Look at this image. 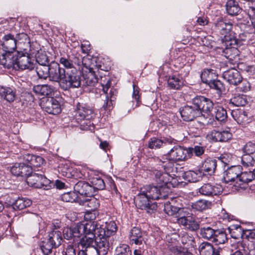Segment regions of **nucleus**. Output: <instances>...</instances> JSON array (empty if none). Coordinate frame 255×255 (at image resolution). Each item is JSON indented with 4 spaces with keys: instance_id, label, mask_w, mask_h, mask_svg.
I'll return each mask as SVG.
<instances>
[{
    "instance_id": "58",
    "label": "nucleus",
    "mask_w": 255,
    "mask_h": 255,
    "mask_svg": "<svg viewBox=\"0 0 255 255\" xmlns=\"http://www.w3.org/2000/svg\"><path fill=\"white\" fill-rule=\"evenodd\" d=\"M163 141L156 137L151 138L148 142V147L151 149L160 148L163 145Z\"/></svg>"
},
{
    "instance_id": "24",
    "label": "nucleus",
    "mask_w": 255,
    "mask_h": 255,
    "mask_svg": "<svg viewBox=\"0 0 255 255\" xmlns=\"http://www.w3.org/2000/svg\"><path fill=\"white\" fill-rule=\"evenodd\" d=\"M97 201L95 199H92L89 201H86L85 202V206L93 208L91 210L87 211L85 212L84 215V219L85 220L88 222H93L98 215V212L96 210L97 207L99 206V204L97 203Z\"/></svg>"
},
{
    "instance_id": "47",
    "label": "nucleus",
    "mask_w": 255,
    "mask_h": 255,
    "mask_svg": "<svg viewBox=\"0 0 255 255\" xmlns=\"http://www.w3.org/2000/svg\"><path fill=\"white\" fill-rule=\"evenodd\" d=\"M32 204L31 200L25 198H19L14 203V206L18 210H22Z\"/></svg>"
},
{
    "instance_id": "57",
    "label": "nucleus",
    "mask_w": 255,
    "mask_h": 255,
    "mask_svg": "<svg viewBox=\"0 0 255 255\" xmlns=\"http://www.w3.org/2000/svg\"><path fill=\"white\" fill-rule=\"evenodd\" d=\"M99 81L103 87L104 93L107 94V91L111 84L110 78L108 76L101 77Z\"/></svg>"
},
{
    "instance_id": "2",
    "label": "nucleus",
    "mask_w": 255,
    "mask_h": 255,
    "mask_svg": "<svg viewBox=\"0 0 255 255\" xmlns=\"http://www.w3.org/2000/svg\"><path fill=\"white\" fill-rule=\"evenodd\" d=\"M81 78L76 68L70 70H66L63 79L60 82V87L63 90H69L71 88L80 87Z\"/></svg>"
},
{
    "instance_id": "21",
    "label": "nucleus",
    "mask_w": 255,
    "mask_h": 255,
    "mask_svg": "<svg viewBox=\"0 0 255 255\" xmlns=\"http://www.w3.org/2000/svg\"><path fill=\"white\" fill-rule=\"evenodd\" d=\"M242 168L240 166H233L228 168L224 173L223 180L225 183L239 181V176Z\"/></svg>"
},
{
    "instance_id": "60",
    "label": "nucleus",
    "mask_w": 255,
    "mask_h": 255,
    "mask_svg": "<svg viewBox=\"0 0 255 255\" xmlns=\"http://www.w3.org/2000/svg\"><path fill=\"white\" fill-rule=\"evenodd\" d=\"M237 89L238 91L247 92L250 90L251 85L250 83L246 80H242L240 83L238 84Z\"/></svg>"
},
{
    "instance_id": "46",
    "label": "nucleus",
    "mask_w": 255,
    "mask_h": 255,
    "mask_svg": "<svg viewBox=\"0 0 255 255\" xmlns=\"http://www.w3.org/2000/svg\"><path fill=\"white\" fill-rule=\"evenodd\" d=\"M35 60L38 65H48L49 60L45 51L40 50L37 51L35 55Z\"/></svg>"
},
{
    "instance_id": "7",
    "label": "nucleus",
    "mask_w": 255,
    "mask_h": 255,
    "mask_svg": "<svg viewBox=\"0 0 255 255\" xmlns=\"http://www.w3.org/2000/svg\"><path fill=\"white\" fill-rule=\"evenodd\" d=\"M30 54L17 53V64L15 66V69L32 70L35 67L34 59L30 57Z\"/></svg>"
},
{
    "instance_id": "62",
    "label": "nucleus",
    "mask_w": 255,
    "mask_h": 255,
    "mask_svg": "<svg viewBox=\"0 0 255 255\" xmlns=\"http://www.w3.org/2000/svg\"><path fill=\"white\" fill-rule=\"evenodd\" d=\"M234 229L229 228L231 237L234 239H238L243 235V231L240 226L234 227Z\"/></svg>"
},
{
    "instance_id": "8",
    "label": "nucleus",
    "mask_w": 255,
    "mask_h": 255,
    "mask_svg": "<svg viewBox=\"0 0 255 255\" xmlns=\"http://www.w3.org/2000/svg\"><path fill=\"white\" fill-rule=\"evenodd\" d=\"M193 104L200 113V116L203 115V113L208 114L213 108V102L208 98L203 96H197L193 99Z\"/></svg>"
},
{
    "instance_id": "11",
    "label": "nucleus",
    "mask_w": 255,
    "mask_h": 255,
    "mask_svg": "<svg viewBox=\"0 0 255 255\" xmlns=\"http://www.w3.org/2000/svg\"><path fill=\"white\" fill-rule=\"evenodd\" d=\"M97 227V224L95 222H88L85 224H78L72 227L74 238H80L84 236L86 232H94Z\"/></svg>"
},
{
    "instance_id": "19",
    "label": "nucleus",
    "mask_w": 255,
    "mask_h": 255,
    "mask_svg": "<svg viewBox=\"0 0 255 255\" xmlns=\"http://www.w3.org/2000/svg\"><path fill=\"white\" fill-rule=\"evenodd\" d=\"M74 191L80 196L91 197L93 194V188L88 183L79 181L74 187Z\"/></svg>"
},
{
    "instance_id": "37",
    "label": "nucleus",
    "mask_w": 255,
    "mask_h": 255,
    "mask_svg": "<svg viewBox=\"0 0 255 255\" xmlns=\"http://www.w3.org/2000/svg\"><path fill=\"white\" fill-rule=\"evenodd\" d=\"M184 179L190 182H196L202 177V172L199 170H189L184 173Z\"/></svg>"
},
{
    "instance_id": "40",
    "label": "nucleus",
    "mask_w": 255,
    "mask_h": 255,
    "mask_svg": "<svg viewBox=\"0 0 255 255\" xmlns=\"http://www.w3.org/2000/svg\"><path fill=\"white\" fill-rule=\"evenodd\" d=\"M217 166V160L215 159L208 158L205 160L202 164V168L205 172H214Z\"/></svg>"
},
{
    "instance_id": "38",
    "label": "nucleus",
    "mask_w": 255,
    "mask_h": 255,
    "mask_svg": "<svg viewBox=\"0 0 255 255\" xmlns=\"http://www.w3.org/2000/svg\"><path fill=\"white\" fill-rule=\"evenodd\" d=\"M0 96L7 101L10 102L14 101L15 94L10 88L0 86Z\"/></svg>"
},
{
    "instance_id": "48",
    "label": "nucleus",
    "mask_w": 255,
    "mask_h": 255,
    "mask_svg": "<svg viewBox=\"0 0 255 255\" xmlns=\"http://www.w3.org/2000/svg\"><path fill=\"white\" fill-rule=\"evenodd\" d=\"M165 158V155L162 157V158L159 160L160 165L164 168L165 172L170 173L173 170L174 167V163L175 161H170L168 158Z\"/></svg>"
},
{
    "instance_id": "13",
    "label": "nucleus",
    "mask_w": 255,
    "mask_h": 255,
    "mask_svg": "<svg viewBox=\"0 0 255 255\" xmlns=\"http://www.w3.org/2000/svg\"><path fill=\"white\" fill-rule=\"evenodd\" d=\"M48 78L50 81L58 82L60 85V82L63 79V76L65 74V70L60 67L58 63L52 62L49 65V69Z\"/></svg>"
},
{
    "instance_id": "29",
    "label": "nucleus",
    "mask_w": 255,
    "mask_h": 255,
    "mask_svg": "<svg viewBox=\"0 0 255 255\" xmlns=\"http://www.w3.org/2000/svg\"><path fill=\"white\" fill-rule=\"evenodd\" d=\"M199 251L200 255H220L222 249L220 248L215 249L211 244L204 242L200 245Z\"/></svg>"
},
{
    "instance_id": "10",
    "label": "nucleus",
    "mask_w": 255,
    "mask_h": 255,
    "mask_svg": "<svg viewBox=\"0 0 255 255\" xmlns=\"http://www.w3.org/2000/svg\"><path fill=\"white\" fill-rule=\"evenodd\" d=\"M97 236L95 239L94 249L96 250V253L99 255H106L109 249V238L107 236H102L99 235L97 232H96Z\"/></svg>"
},
{
    "instance_id": "28",
    "label": "nucleus",
    "mask_w": 255,
    "mask_h": 255,
    "mask_svg": "<svg viewBox=\"0 0 255 255\" xmlns=\"http://www.w3.org/2000/svg\"><path fill=\"white\" fill-rule=\"evenodd\" d=\"M117 230V227L115 222L111 221L106 224L105 228L100 227L98 228L97 226L95 229V232H97L99 235L109 237Z\"/></svg>"
},
{
    "instance_id": "17",
    "label": "nucleus",
    "mask_w": 255,
    "mask_h": 255,
    "mask_svg": "<svg viewBox=\"0 0 255 255\" xmlns=\"http://www.w3.org/2000/svg\"><path fill=\"white\" fill-rule=\"evenodd\" d=\"M129 239L130 244L138 246H143L146 242L145 233L137 227H133L131 230Z\"/></svg>"
},
{
    "instance_id": "34",
    "label": "nucleus",
    "mask_w": 255,
    "mask_h": 255,
    "mask_svg": "<svg viewBox=\"0 0 255 255\" xmlns=\"http://www.w3.org/2000/svg\"><path fill=\"white\" fill-rule=\"evenodd\" d=\"M89 60V59L88 58H84L82 61L83 64L84 66V67L87 69H89V72L91 73V74L90 75H89L87 78H86V83L88 86H94L95 84L98 82V80L93 74L94 65L92 64H89L87 62V61Z\"/></svg>"
},
{
    "instance_id": "5",
    "label": "nucleus",
    "mask_w": 255,
    "mask_h": 255,
    "mask_svg": "<svg viewBox=\"0 0 255 255\" xmlns=\"http://www.w3.org/2000/svg\"><path fill=\"white\" fill-rule=\"evenodd\" d=\"M136 206L141 210H144L148 213H151L157 209V204L152 202L146 195L140 191L134 199Z\"/></svg>"
},
{
    "instance_id": "64",
    "label": "nucleus",
    "mask_w": 255,
    "mask_h": 255,
    "mask_svg": "<svg viewBox=\"0 0 255 255\" xmlns=\"http://www.w3.org/2000/svg\"><path fill=\"white\" fill-rule=\"evenodd\" d=\"M221 142H227L232 137V134L229 130L219 131Z\"/></svg>"
},
{
    "instance_id": "22",
    "label": "nucleus",
    "mask_w": 255,
    "mask_h": 255,
    "mask_svg": "<svg viewBox=\"0 0 255 255\" xmlns=\"http://www.w3.org/2000/svg\"><path fill=\"white\" fill-rule=\"evenodd\" d=\"M16 58L17 53L14 55L13 52H5L0 57V63L5 68L8 69L12 68L15 69V66L17 64Z\"/></svg>"
},
{
    "instance_id": "14",
    "label": "nucleus",
    "mask_w": 255,
    "mask_h": 255,
    "mask_svg": "<svg viewBox=\"0 0 255 255\" xmlns=\"http://www.w3.org/2000/svg\"><path fill=\"white\" fill-rule=\"evenodd\" d=\"M163 190L157 186L151 185L144 186L140 188V192L146 195L151 200H157L163 198L165 196L162 195L161 191Z\"/></svg>"
},
{
    "instance_id": "56",
    "label": "nucleus",
    "mask_w": 255,
    "mask_h": 255,
    "mask_svg": "<svg viewBox=\"0 0 255 255\" xmlns=\"http://www.w3.org/2000/svg\"><path fill=\"white\" fill-rule=\"evenodd\" d=\"M116 255H132L129 247L125 244L120 245L116 250Z\"/></svg>"
},
{
    "instance_id": "9",
    "label": "nucleus",
    "mask_w": 255,
    "mask_h": 255,
    "mask_svg": "<svg viewBox=\"0 0 255 255\" xmlns=\"http://www.w3.org/2000/svg\"><path fill=\"white\" fill-rule=\"evenodd\" d=\"M175 234L168 235L166 238L165 249L170 255H178L183 249L176 239Z\"/></svg>"
},
{
    "instance_id": "4",
    "label": "nucleus",
    "mask_w": 255,
    "mask_h": 255,
    "mask_svg": "<svg viewBox=\"0 0 255 255\" xmlns=\"http://www.w3.org/2000/svg\"><path fill=\"white\" fill-rule=\"evenodd\" d=\"M192 156V151L188 148H185L180 145L174 146L165 155V158H168L170 161H182L190 158Z\"/></svg>"
},
{
    "instance_id": "25",
    "label": "nucleus",
    "mask_w": 255,
    "mask_h": 255,
    "mask_svg": "<svg viewBox=\"0 0 255 255\" xmlns=\"http://www.w3.org/2000/svg\"><path fill=\"white\" fill-rule=\"evenodd\" d=\"M240 51L234 46L227 47L223 50V55L233 64L238 63Z\"/></svg>"
},
{
    "instance_id": "63",
    "label": "nucleus",
    "mask_w": 255,
    "mask_h": 255,
    "mask_svg": "<svg viewBox=\"0 0 255 255\" xmlns=\"http://www.w3.org/2000/svg\"><path fill=\"white\" fill-rule=\"evenodd\" d=\"M243 152L246 154H251L255 152V143L248 142L243 148Z\"/></svg>"
},
{
    "instance_id": "36",
    "label": "nucleus",
    "mask_w": 255,
    "mask_h": 255,
    "mask_svg": "<svg viewBox=\"0 0 255 255\" xmlns=\"http://www.w3.org/2000/svg\"><path fill=\"white\" fill-rule=\"evenodd\" d=\"M248 101L246 95L243 94H237L234 96L229 101V104L233 106L240 107L245 106L247 104Z\"/></svg>"
},
{
    "instance_id": "45",
    "label": "nucleus",
    "mask_w": 255,
    "mask_h": 255,
    "mask_svg": "<svg viewBox=\"0 0 255 255\" xmlns=\"http://www.w3.org/2000/svg\"><path fill=\"white\" fill-rule=\"evenodd\" d=\"M216 77V75L214 73V70L212 69H205L201 74L202 81L207 84H208L210 82L215 79Z\"/></svg>"
},
{
    "instance_id": "18",
    "label": "nucleus",
    "mask_w": 255,
    "mask_h": 255,
    "mask_svg": "<svg viewBox=\"0 0 255 255\" xmlns=\"http://www.w3.org/2000/svg\"><path fill=\"white\" fill-rule=\"evenodd\" d=\"M26 182L29 186L35 188H41L47 183V179L42 174L31 173L26 178Z\"/></svg>"
},
{
    "instance_id": "15",
    "label": "nucleus",
    "mask_w": 255,
    "mask_h": 255,
    "mask_svg": "<svg viewBox=\"0 0 255 255\" xmlns=\"http://www.w3.org/2000/svg\"><path fill=\"white\" fill-rule=\"evenodd\" d=\"M195 105L192 103L191 106H185L180 111L181 116L185 121L189 122L194 120L197 117L200 116V113Z\"/></svg>"
},
{
    "instance_id": "33",
    "label": "nucleus",
    "mask_w": 255,
    "mask_h": 255,
    "mask_svg": "<svg viewBox=\"0 0 255 255\" xmlns=\"http://www.w3.org/2000/svg\"><path fill=\"white\" fill-rule=\"evenodd\" d=\"M33 92L38 96H48L53 95L54 89L48 85H38L34 86Z\"/></svg>"
},
{
    "instance_id": "23",
    "label": "nucleus",
    "mask_w": 255,
    "mask_h": 255,
    "mask_svg": "<svg viewBox=\"0 0 255 255\" xmlns=\"http://www.w3.org/2000/svg\"><path fill=\"white\" fill-rule=\"evenodd\" d=\"M17 41L16 37L11 34L5 35L3 38L2 48L5 52H13L16 48Z\"/></svg>"
},
{
    "instance_id": "59",
    "label": "nucleus",
    "mask_w": 255,
    "mask_h": 255,
    "mask_svg": "<svg viewBox=\"0 0 255 255\" xmlns=\"http://www.w3.org/2000/svg\"><path fill=\"white\" fill-rule=\"evenodd\" d=\"M209 87L218 92H221L224 90L223 84L218 80L214 79L208 84Z\"/></svg>"
},
{
    "instance_id": "32",
    "label": "nucleus",
    "mask_w": 255,
    "mask_h": 255,
    "mask_svg": "<svg viewBox=\"0 0 255 255\" xmlns=\"http://www.w3.org/2000/svg\"><path fill=\"white\" fill-rule=\"evenodd\" d=\"M47 239L52 243L55 248L58 247L62 241V234L59 229L54 228L49 232Z\"/></svg>"
},
{
    "instance_id": "39",
    "label": "nucleus",
    "mask_w": 255,
    "mask_h": 255,
    "mask_svg": "<svg viewBox=\"0 0 255 255\" xmlns=\"http://www.w3.org/2000/svg\"><path fill=\"white\" fill-rule=\"evenodd\" d=\"M226 10L231 15H237L241 10L237 2L234 0H229L226 3Z\"/></svg>"
},
{
    "instance_id": "43",
    "label": "nucleus",
    "mask_w": 255,
    "mask_h": 255,
    "mask_svg": "<svg viewBox=\"0 0 255 255\" xmlns=\"http://www.w3.org/2000/svg\"><path fill=\"white\" fill-rule=\"evenodd\" d=\"M49 65H37L36 66V72L39 79H46L48 76Z\"/></svg>"
},
{
    "instance_id": "6",
    "label": "nucleus",
    "mask_w": 255,
    "mask_h": 255,
    "mask_svg": "<svg viewBox=\"0 0 255 255\" xmlns=\"http://www.w3.org/2000/svg\"><path fill=\"white\" fill-rule=\"evenodd\" d=\"M39 105L44 111L50 114L56 115L61 111L60 103L53 97L43 98Z\"/></svg>"
},
{
    "instance_id": "16",
    "label": "nucleus",
    "mask_w": 255,
    "mask_h": 255,
    "mask_svg": "<svg viewBox=\"0 0 255 255\" xmlns=\"http://www.w3.org/2000/svg\"><path fill=\"white\" fill-rule=\"evenodd\" d=\"M222 190L221 186L213 185L210 183L204 184L198 189L201 195L208 197L218 195L222 192Z\"/></svg>"
},
{
    "instance_id": "27",
    "label": "nucleus",
    "mask_w": 255,
    "mask_h": 255,
    "mask_svg": "<svg viewBox=\"0 0 255 255\" xmlns=\"http://www.w3.org/2000/svg\"><path fill=\"white\" fill-rule=\"evenodd\" d=\"M177 222L190 231H196L199 228L198 223L190 216L181 217L178 218Z\"/></svg>"
},
{
    "instance_id": "20",
    "label": "nucleus",
    "mask_w": 255,
    "mask_h": 255,
    "mask_svg": "<svg viewBox=\"0 0 255 255\" xmlns=\"http://www.w3.org/2000/svg\"><path fill=\"white\" fill-rule=\"evenodd\" d=\"M223 77L229 84L235 86L238 85L242 80L240 73L234 68L225 71L223 74Z\"/></svg>"
},
{
    "instance_id": "54",
    "label": "nucleus",
    "mask_w": 255,
    "mask_h": 255,
    "mask_svg": "<svg viewBox=\"0 0 255 255\" xmlns=\"http://www.w3.org/2000/svg\"><path fill=\"white\" fill-rule=\"evenodd\" d=\"M59 63L66 68V70H70L73 68H75L72 60L70 59L69 56L61 57L59 59Z\"/></svg>"
},
{
    "instance_id": "26",
    "label": "nucleus",
    "mask_w": 255,
    "mask_h": 255,
    "mask_svg": "<svg viewBox=\"0 0 255 255\" xmlns=\"http://www.w3.org/2000/svg\"><path fill=\"white\" fill-rule=\"evenodd\" d=\"M254 179V173L253 171H241L239 176V183L237 182L235 186L241 189H245L248 183Z\"/></svg>"
},
{
    "instance_id": "30",
    "label": "nucleus",
    "mask_w": 255,
    "mask_h": 255,
    "mask_svg": "<svg viewBox=\"0 0 255 255\" xmlns=\"http://www.w3.org/2000/svg\"><path fill=\"white\" fill-rule=\"evenodd\" d=\"M97 235H96V232H89L84 235L81 239L79 243V246L83 247L85 249L94 248L95 245L93 244L95 242V239L96 238Z\"/></svg>"
},
{
    "instance_id": "41",
    "label": "nucleus",
    "mask_w": 255,
    "mask_h": 255,
    "mask_svg": "<svg viewBox=\"0 0 255 255\" xmlns=\"http://www.w3.org/2000/svg\"><path fill=\"white\" fill-rule=\"evenodd\" d=\"M227 240V234L225 232L216 230L212 242L218 245L225 243Z\"/></svg>"
},
{
    "instance_id": "3",
    "label": "nucleus",
    "mask_w": 255,
    "mask_h": 255,
    "mask_svg": "<svg viewBox=\"0 0 255 255\" xmlns=\"http://www.w3.org/2000/svg\"><path fill=\"white\" fill-rule=\"evenodd\" d=\"M95 116L93 109L83 103H78L76 108V116L78 120L80 121L86 120L88 121L86 123V126H84L85 123L81 124V126H84L83 128L85 130L90 129V127L93 123H91L90 120L94 118Z\"/></svg>"
},
{
    "instance_id": "31",
    "label": "nucleus",
    "mask_w": 255,
    "mask_h": 255,
    "mask_svg": "<svg viewBox=\"0 0 255 255\" xmlns=\"http://www.w3.org/2000/svg\"><path fill=\"white\" fill-rule=\"evenodd\" d=\"M23 159L26 164H28L30 167H39L42 165L44 162V159L41 156L32 154H25Z\"/></svg>"
},
{
    "instance_id": "50",
    "label": "nucleus",
    "mask_w": 255,
    "mask_h": 255,
    "mask_svg": "<svg viewBox=\"0 0 255 255\" xmlns=\"http://www.w3.org/2000/svg\"><path fill=\"white\" fill-rule=\"evenodd\" d=\"M168 85L173 89H179L183 85V82L179 78L175 76L169 77L168 80Z\"/></svg>"
},
{
    "instance_id": "1",
    "label": "nucleus",
    "mask_w": 255,
    "mask_h": 255,
    "mask_svg": "<svg viewBox=\"0 0 255 255\" xmlns=\"http://www.w3.org/2000/svg\"><path fill=\"white\" fill-rule=\"evenodd\" d=\"M232 28V23L222 18L218 19L214 24L215 31L220 34L225 41L229 43V45H237Z\"/></svg>"
},
{
    "instance_id": "55",
    "label": "nucleus",
    "mask_w": 255,
    "mask_h": 255,
    "mask_svg": "<svg viewBox=\"0 0 255 255\" xmlns=\"http://www.w3.org/2000/svg\"><path fill=\"white\" fill-rule=\"evenodd\" d=\"M91 183L92 184V187L93 188V192L94 190H103L105 187L104 180L100 178H93Z\"/></svg>"
},
{
    "instance_id": "52",
    "label": "nucleus",
    "mask_w": 255,
    "mask_h": 255,
    "mask_svg": "<svg viewBox=\"0 0 255 255\" xmlns=\"http://www.w3.org/2000/svg\"><path fill=\"white\" fill-rule=\"evenodd\" d=\"M215 231L209 227H204L200 229V235L202 238L212 241Z\"/></svg>"
},
{
    "instance_id": "35",
    "label": "nucleus",
    "mask_w": 255,
    "mask_h": 255,
    "mask_svg": "<svg viewBox=\"0 0 255 255\" xmlns=\"http://www.w3.org/2000/svg\"><path fill=\"white\" fill-rule=\"evenodd\" d=\"M231 115L234 119L239 124L245 125L249 123L247 113L243 110H233Z\"/></svg>"
},
{
    "instance_id": "53",
    "label": "nucleus",
    "mask_w": 255,
    "mask_h": 255,
    "mask_svg": "<svg viewBox=\"0 0 255 255\" xmlns=\"http://www.w3.org/2000/svg\"><path fill=\"white\" fill-rule=\"evenodd\" d=\"M55 248V246L51 243L49 242V240L47 239V240L42 241L40 245V249L42 252V253L45 255H48L52 252V250L53 248Z\"/></svg>"
},
{
    "instance_id": "51",
    "label": "nucleus",
    "mask_w": 255,
    "mask_h": 255,
    "mask_svg": "<svg viewBox=\"0 0 255 255\" xmlns=\"http://www.w3.org/2000/svg\"><path fill=\"white\" fill-rule=\"evenodd\" d=\"M215 119L219 122H224L227 118V114L226 110L222 107H218L215 109Z\"/></svg>"
},
{
    "instance_id": "44",
    "label": "nucleus",
    "mask_w": 255,
    "mask_h": 255,
    "mask_svg": "<svg viewBox=\"0 0 255 255\" xmlns=\"http://www.w3.org/2000/svg\"><path fill=\"white\" fill-rule=\"evenodd\" d=\"M211 205V202L206 200H199L192 203L191 207L197 211H202L209 208Z\"/></svg>"
},
{
    "instance_id": "49",
    "label": "nucleus",
    "mask_w": 255,
    "mask_h": 255,
    "mask_svg": "<svg viewBox=\"0 0 255 255\" xmlns=\"http://www.w3.org/2000/svg\"><path fill=\"white\" fill-rule=\"evenodd\" d=\"M17 46H19L22 44L25 46L23 48L26 49L27 47L30 46V41L28 35L25 33L18 34L16 36Z\"/></svg>"
},
{
    "instance_id": "42",
    "label": "nucleus",
    "mask_w": 255,
    "mask_h": 255,
    "mask_svg": "<svg viewBox=\"0 0 255 255\" xmlns=\"http://www.w3.org/2000/svg\"><path fill=\"white\" fill-rule=\"evenodd\" d=\"M61 199L66 202H79L81 203L82 200L75 192H69L63 194L61 195Z\"/></svg>"
},
{
    "instance_id": "61",
    "label": "nucleus",
    "mask_w": 255,
    "mask_h": 255,
    "mask_svg": "<svg viewBox=\"0 0 255 255\" xmlns=\"http://www.w3.org/2000/svg\"><path fill=\"white\" fill-rule=\"evenodd\" d=\"M32 170L31 167H30L28 164H26V162L22 163L20 170L21 176L27 178L32 173Z\"/></svg>"
},
{
    "instance_id": "12",
    "label": "nucleus",
    "mask_w": 255,
    "mask_h": 255,
    "mask_svg": "<svg viewBox=\"0 0 255 255\" xmlns=\"http://www.w3.org/2000/svg\"><path fill=\"white\" fill-rule=\"evenodd\" d=\"M154 174L157 186L163 190L168 189L170 185H172L171 180L173 179V177L169 173L156 170Z\"/></svg>"
}]
</instances>
